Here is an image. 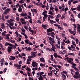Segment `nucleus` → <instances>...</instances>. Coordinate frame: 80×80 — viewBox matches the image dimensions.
<instances>
[{"label":"nucleus","instance_id":"obj_34","mask_svg":"<svg viewBox=\"0 0 80 80\" xmlns=\"http://www.w3.org/2000/svg\"><path fill=\"white\" fill-rule=\"evenodd\" d=\"M51 21L52 23H51V24H52L53 23H56V24H57V22H56V21H53L52 20Z\"/></svg>","mask_w":80,"mask_h":80},{"label":"nucleus","instance_id":"obj_13","mask_svg":"<svg viewBox=\"0 0 80 80\" xmlns=\"http://www.w3.org/2000/svg\"><path fill=\"white\" fill-rule=\"evenodd\" d=\"M32 50V49L31 47H28L26 49V51H31Z\"/></svg>","mask_w":80,"mask_h":80},{"label":"nucleus","instance_id":"obj_41","mask_svg":"<svg viewBox=\"0 0 80 80\" xmlns=\"http://www.w3.org/2000/svg\"><path fill=\"white\" fill-rule=\"evenodd\" d=\"M48 16L49 17L51 18V19L54 18V17L53 16H51L50 15H49Z\"/></svg>","mask_w":80,"mask_h":80},{"label":"nucleus","instance_id":"obj_60","mask_svg":"<svg viewBox=\"0 0 80 80\" xmlns=\"http://www.w3.org/2000/svg\"><path fill=\"white\" fill-rule=\"evenodd\" d=\"M0 46L1 48H2V49H3V45H2V43H0Z\"/></svg>","mask_w":80,"mask_h":80},{"label":"nucleus","instance_id":"obj_59","mask_svg":"<svg viewBox=\"0 0 80 80\" xmlns=\"http://www.w3.org/2000/svg\"><path fill=\"white\" fill-rule=\"evenodd\" d=\"M12 47L13 48V49H15L16 48H17V47L15 46L14 45L12 46Z\"/></svg>","mask_w":80,"mask_h":80},{"label":"nucleus","instance_id":"obj_55","mask_svg":"<svg viewBox=\"0 0 80 80\" xmlns=\"http://www.w3.org/2000/svg\"><path fill=\"white\" fill-rule=\"evenodd\" d=\"M52 40H51V41H52V43H55V41H54V38H52Z\"/></svg>","mask_w":80,"mask_h":80},{"label":"nucleus","instance_id":"obj_25","mask_svg":"<svg viewBox=\"0 0 80 80\" xmlns=\"http://www.w3.org/2000/svg\"><path fill=\"white\" fill-rule=\"evenodd\" d=\"M21 22H22V21H24L25 22V20L24 18H21L20 20Z\"/></svg>","mask_w":80,"mask_h":80},{"label":"nucleus","instance_id":"obj_28","mask_svg":"<svg viewBox=\"0 0 80 80\" xmlns=\"http://www.w3.org/2000/svg\"><path fill=\"white\" fill-rule=\"evenodd\" d=\"M52 66L54 68H56L57 67V65H53L52 64Z\"/></svg>","mask_w":80,"mask_h":80},{"label":"nucleus","instance_id":"obj_24","mask_svg":"<svg viewBox=\"0 0 80 80\" xmlns=\"http://www.w3.org/2000/svg\"><path fill=\"white\" fill-rule=\"evenodd\" d=\"M4 16H3V15L2 14V18H1V19L2 20H3V21L4 22L5 21V19H4Z\"/></svg>","mask_w":80,"mask_h":80},{"label":"nucleus","instance_id":"obj_36","mask_svg":"<svg viewBox=\"0 0 80 80\" xmlns=\"http://www.w3.org/2000/svg\"><path fill=\"white\" fill-rule=\"evenodd\" d=\"M21 67V65H20V64H19L18 65V69H21V68H20Z\"/></svg>","mask_w":80,"mask_h":80},{"label":"nucleus","instance_id":"obj_61","mask_svg":"<svg viewBox=\"0 0 80 80\" xmlns=\"http://www.w3.org/2000/svg\"><path fill=\"white\" fill-rule=\"evenodd\" d=\"M72 25L74 26V28H77V26L76 25V24H72Z\"/></svg>","mask_w":80,"mask_h":80},{"label":"nucleus","instance_id":"obj_14","mask_svg":"<svg viewBox=\"0 0 80 80\" xmlns=\"http://www.w3.org/2000/svg\"><path fill=\"white\" fill-rule=\"evenodd\" d=\"M47 32L48 33H50V32H52L51 31V29L50 28L47 29Z\"/></svg>","mask_w":80,"mask_h":80},{"label":"nucleus","instance_id":"obj_17","mask_svg":"<svg viewBox=\"0 0 80 80\" xmlns=\"http://www.w3.org/2000/svg\"><path fill=\"white\" fill-rule=\"evenodd\" d=\"M78 2V1H74L73 2V4H75L76 3H77Z\"/></svg>","mask_w":80,"mask_h":80},{"label":"nucleus","instance_id":"obj_32","mask_svg":"<svg viewBox=\"0 0 80 80\" xmlns=\"http://www.w3.org/2000/svg\"><path fill=\"white\" fill-rule=\"evenodd\" d=\"M50 18L49 17H48V21H50V22L51 23H52V20H50Z\"/></svg>","mask_w":80,"mask_h":80},{"label":"nucleus","instance_id":"obj_2","mask_svg":"<svg viewBox=\"0 0 80 80\" xmlns=\"http://www.w3.org/2000/svg\"><path fill=\"white\" fill-rule=\"evenodd\" d=\"M32 65L33 67L35 68L36 67V66H37V63L36 62H32Z\"/></svg>","mask_w":80,"mask_h":80},{"label":"nucleus","instance_id":"obj_6","mask_svg":"<svg viewBox=\"0 0 80 80\" xmlns=\"http://www.w3.org/2000/svg\"><path fill=\"white\" fill-rule=\"evenodd\" d=\"M1 28H2V29L4 30L5 29V27L4 23H1Z\"/></svg>","mask_w":80,"mask_h":80},{"label":"nucleus","instance_id":"obj_27","mask_svg":"<svg viewBox=\"0 0 80 80\" xmlns=\"http://www.w3.org/2000/svg\"><path fill=\"white\" fill-rule=\"evenodd\" d=\"M70 20H71V21H72L73 22H75V19L72 18H70Z\"/></svg>","mask_w":80,"mask_h":80},{"label":"nucleus","instance_id":"obj_5","mask_svg":"<svg viewBox=\"0 0 80 80\" xmlns=\"http://www.w3.org/2000/svg\"><path fill=\"white\" fill-rule=\"evenodd\" d=\"M20 15L22 17L25 16H28L27 14L24 13L23 12H22L21 14H20Z\"/></svg>","mask_w":80,"mask_h":80},{"label":"nucleus","instance_id":"obj_52","mask_svg":"<svg viewBox=\"0 0 80 80\" xmlns=\"http://www.w3.org/2000/svg\"><path fill=\"white\" fill-rule=\"evenodd\" d=\"M8 13V12H6L4 11V13L3 15H6Z\"/></svg>","mask_w":80,"mask_h":80},{"label":"nucleus","instance_id":"obj_39","mask_svg":"<svg viewBox=\"0 0 80 80\" xmlns=\"http://www.w3.org/2000/svg\"><path fill=\"white\" fill-rule=\"evenodd\" d=\"M33 5H29L28 6V8H31V7H32Z\"/></svg>","mask_w":80,"mask_h":80},{"label":"nucleus","instance_id":"obj_54","mask_svg":"<svg viewBox=\"0 0 80 80\" xmlns=\"http://www.w3.org/2000/svg\"><path fill=\"white\" fill-rule=\"evenodd\" d=\"M15 34H16V35H17V36H18V35H19L20 34H18V32H17V31H16V32H15Z\"/></svg>","mask_w":80,"mask_h":80},{"label":"nucleus","instance_id":"obj_21","mask_svg":"<svg viewBox=\"0 0 80 80\" xmlns=\"http://www.w3.org/2000/svg\"><path fill=\"white\" fill-rule=\"evenodd\" d=\"M40 66H41V67H45V64H42V63H41Z\"/></svg>","mask_w":80,"mask_h":80},{"label":"nucleus","instance_id":"obj_15","mask_svg":"<svg viewBox=\"0 0 80 80\" xmlns=\"http://www.w3.org/2000/svg\"><path fill=\"white\" fill-rule=\"evenodd\" d=\"M5 37H6V39H8V41H10V39L8 36H6Z\"/></svg>","mask_w":80,"mask_h":80},{"label":"nucleus","instance_id":"obj_37","mask_svg":"<svg viewBox=\"0 0 80 80\" xmlns=\"http://www.w3.org/2000/svg\"><path fill=\"white\" fill-rule=\"evenodd\" d=\"M64 12L67 11V10H68V8H64Z\"/></svg>","mask_w":80,"mask_h":80},{"label":"nucleus","instance_id":"obj_58","mask_svg":"<svg viewBox=\"0 0 80 80\" xmlns=\"http://www.w3.org/2000/svg\"><path fill=\"white\" fill-rule=\"evenodd\" d=\"M44 17L45 18V19H47V17H48V15L46 14L45 15H44Z\"/></svg>","mask_w":80,"mask_h":80},{"label":"nucleus","instance_id":"obj_45","mask_svg":"<svg viewBox=\"0 0 80 80\" xmlns=\"http://www.w3.org/2000/svg\"><path fill=\"white\" fill-rule=\"evenodd\" d=\"M54 25L56 27H59L60 25H58V24H54Z\"/></svg>","mask_w":80,"mask_h":80},{"label":"nucleus","instance_id":"obj_31","mask_svg":"<svg viewBox=\"0 0 80 80\" xmlns=\"http://www.w3.org/2000/svg\"><path fill=\"white\" fill-rule=\"evenodd\" d=\"M9 44L10 43H9L7 42L5 43V46H8Z\"/></svg>","mask_w":80,"mask_h":80},{"label":"nucleus","instance_id":"obj_20","mask_svg":"<svg viewBox=\"0 0 80 80\" xmlns=\"http://www.w3.org/2000/svg\"><path fill=\"white\" fill-rule=\"evenodd\" d=\"M26 70H28V72H31V69L30 68H26Z\"/></svg>","mask_w":80,"mask_h":80},{"label":"nucleus","instance_id":"obj_16","mask_svg":"<svg viewBox=\"0 0 80 80\" xmlns=\"http://www.w3.org/2000/svg\"><path fill=\"white\" fill-rule=\"evenodd\" d=\"M49 14L51 15H53V13L52 12L51 10L49 11Z\"/></svg>","mask_w":80,"mask_h":80},{"label":"nucleus","instance_id":"obj_35","mask_svg":"<svg viewBox=\"0 0 80 80\" xmlns=\"http://www.w3.org/2000/svg\"><path fill=\"white\" fill-rule=\"evenodd\" d=\"M33 12H35V13H37V11L36 9H33Z\"/></svg>","mask_w":80,"mask_h":80},{"label":"nucleus","instance_id":"obj_62","mask_svg":"<svg viewBox=\"0 0 80 80\" xmlns=\"http://www.w3.org/2000/svg\"><path fill=\"white\" fill-rule=\"evenodd\" d=\"M29 22L31 24L32 23V19H30L29 20Z\"/></svg>","mask_w":80,"mask_h":80},{"label":"nucleus","instance_id":"obj_7","mask_svg":"<svg viewBox=\"0 0 80 80\" xmlns=\"http://www.w3.org/2000/svg\"><path fill=\"white\" fill-rule=\"evenodd\" d=\"M68 55L70 56H75V54L74 53H70L69 52L68 53Z\"/></svg>","mask_w":80,"mask_h":80},{"label":"nucleus","instance_id":"obj_10","mask_svg":"<svg viewBox=\"0 0 80 80\" xmlns=\"http://www.w3.org/2000/svg\"><path fill=\"white\" fill-rule=\"evenodd\" d=\"M10 8H7L6 9H5V11L4 12L9 13V11H10Z\"/></svg>","mask_w":80,"mask_h":80},{"label":"nucleus","instance_id":"obj_8","mask_svg":"<svg viewBox=\"0 0 80 80\" xmlns=\"http://www.w3.org/2000/svg\"><path fill=\"white\" fill-rule=\"evenodd\" d=\"M18 12H22V9L20 6L18 8Z\"/></svg>","mask_w":80,"mask_h":80},{"label":"nucleus","instance_id":"obj_50","mask_svg":"<svg viewBox=\"0 0 80 80\" xmlns=\"http://www.w3.org/2000/svg\"><path fill=\"white\" fill-rule=\"evenodd\" d=\"M21 30L22 31V32H23L25 33V30H24L23 28L21 29Z\"/></svg>","mask_w":80,"mask_h":80},{"label":"nucleus","instance_id":"obj_51","mask_svg":"<svg viewBox=\"0 0 80 80\" xmlns=\"http://www.w3.org/2000/svg\"><path fill=\"white\" fill-rule=\"evenodd\" d=\"M24 27L25 29L27 31V30H28V28L27 27V26H24Z\"/></svg>","mask_w":80,"mask_h":80},{"label":"nucleus","instance_id":"obj_49","mask_svg":"<svg viewBox=\"0 0 80 80\" xmlns=\"http://www.w3.org/2000/svg\"><path fill=\"white\" fill-rule=\"evenodd\" d=\"M12 51L11 49H8V52L9 53H10L11 52V51Z\"/></svg>","mask_w":80,"mask_h":80},{"label":"nucleus","instance_id":"obj_11","mask_svg":"<svg viewBox=\"0 0 80 80\" xmlns=\"http://www.w3.org/2000/svg\"><path fill=\"white\" fill-rule=\"evenodd\" d=\"M72 68L75 70H77V71H78V68H77L76 67H74L73 66H72Z\"/></svg>","mask_w":80,"mask_h":80},{"label":"nucleus","instance_id":"obj_23","mask_svg":"<svg viewBox=\"0 0 80 80\" xmlns=\"http://www.w3.org/2000/svg\"><path fill=\"white\" fill-rule=\"evenodd\" d=\"M76 43L77 44H78V42H79V40L78 39V38H76Z\"/></svg>","mask_w":80,"mask_h":80},{"label":"nucleus","instance_id":"obj_30","mask_svg":"<svg viewBox=\"0 0 80 80\" xmlns=\"http://www.w3.org/2000/svg\"><path fill=\"white\" fill-rule=\"evenodd\" d=\"M75 74L76 75H79V72H75Z\"/></svg>","mask_w":80,"mask_h":80},{"label":"nucleus","instance_id":"obj_40","mask_svg":"<svg viewBox=\"0 0 80 80\" xmlns=\"http://www.w3.org/2000/svg\"><path fill=\"white\" fill-rule=\"evenodd\" d=\"M71 1H70V0H69L68 2V4L69 5L71 6Z\"/></svg>","mask_w":80,"mask_h":80},{"label":"nucleus","instance_id":"obj_64","mask_svg":"<svg viewBox=\"0 0 80 80\" xmlns=\"http://www.w3.org/2000/svg\"><path fill=\"white\" fill-rule=\"evenodd\" d=\"M77 78L78 79H79L80 78V74L79 75L77 76Z\"/></svg>","mask_w":80,"mask_h":80},{"label":"nucleus","instance_id":"obj_22","mask_svg":"<svg viewBox=\"0 0 80 80\" xmlns=\"http://www.w3.org/2000/svg\"><path fill=\"white\" fill-rule=\"evenodd\" d=\"M61 17V15L60 14H58V15H57V17H56V18H58L59 17Z\"/></svg>","mask_w":80,"mask_h":80},{"label":"nucleus","instance_id":"obj_4","mask_svg":"<svg viewBox=\"0 0 80 80\" xmlns=\"http://www.w3.org/2000/svg\"><path fill=\"white\" fill-rule=\"evenodd\" d=\"M40 61L45 63L46 62L44 60V59L43 58H40Z\"/></svg>","mask_w":80,"mask_h":80},{"label":"nucleus","instance_id":"obj_47","mask_svg":"<svg viewBox=\"0 0 80 80\" xmlns=\"http://www.w3.org/2000/svg\"><path fill=\"white\" fill-rule=\"evenodd\" d=\"M22 57H24L26 56V54L25 53H22L21 54Z\"/></svg>","mask_w":80,"mask_h":80},{"label":"nucleus","instance_id":"obj_53","mask_svg":"<svg viewBox=\"0 0 80 80\" xmlns=\"http://www.w3.org/2000/svg\"><path fill=\"white\" fill-rule=\"evenodd\" d=\"M38 3H39L40 5H43V4L42 3H41L40 1L38 2Z\"/></svg>","mask_w":80,"mask_h":80},{"label":"nucleus","instance_id":"obj_48","mask_svg":"<svg viewBox=\"0 0 80 80\" xmlns=\"http://www.w3.org/2000/svg\"><path fill=\"white\" fill-rule=\"evenodd\" d=\"M25 42L27 44H28L30 42L29 41H25Z\"/></svg>","mask_w":80,"mask_h":80},{"label":"nucleus","instance_id":"obj_18","mask_svg":"<svg viewBox=\"0 0 80 80\" xmlns=\"http://www.w3.org/2000/svg\"><path fill=\"white\" fill-rule=\"evenodd\" d=\"M14 66L15 67H16L17 69H18V64H15L14 65Z\"/></svg>","mask_w":80,"mask_h":80},{"label":"nucleus","instance_id":"obj_1","mask_svg":"<svg viewBox=\"0 0 80 80\" xmlns=\"http://www.w3.org/2000/svg\"><path fill=\"white\" fill-rule=\"evenodd\" d=\"M76 9L77 10H78L79 11H80V5H78V6L77 7V9L76 8H71V10L72 11H73L74 10H76Z\"/></svg>","mask_w":80,"mask_h":80},{"label":"nucleus","instance_id":"obj_12","mask_svg":"<svg viewBox=\"0 0 80 80\" xmlns=\"http://www.w3.org/2000/svg\"><path fill=\"white\" fill-rule=\"evenodd\" d=\"M54 57L55 58H57V57H58V55L57 53L56 52H55L54 53Z\"/></svg>","mask_w":80,"mask_h":80},{"label":"nucleus","instance_id":"obj_33","mask_svg":"<svg viewBox=\"0 0 80 80\" xmlns=\"http://www.w3.org/2000/svg\"><path fill=\"white\" fill-rule=\"evenodd\" d=\"M34 57L32 56H29L28 57V58H33Z\"/></svg>","mask_w":80,"mask_h":80},{"label":"nucleus","instance_id":"obj_63","mask_svg":"<svg viewBox=\"0 0 80 80\" xmlns=\"http://www.w3.org/2000/svg\"><path fill=\"white\" fill-rule=\"evenodd\" d=\"M77 25H78V27H77V28H78V29H80V25L79 24H77Z\"/></svg>","mask_w":80,"mask_h":80},{"label":"nucleus","instance_id":"obj_43","mask_svg":"<svg viewBox=\"0 0 80 80\" xmlns=\"http://www.w3.org/2000/svg\"><path fill=\"white\" fill-rule=\"evenodd\" d=\"M37 22H38L39 24H41L42 23V22H41L40 20H38L37 21Z\"/></svg>","mask_w":80,"mask_h":80},{"label":"nucleus","instance_id":"obj_26","mask_svg":"<svg viewBox=\"0 0 80 80\" xmlns=\"http://www.w3.org/2000/svg\"><path fill=\"white\" fill-rule=\"evenodd\" d=\"M9 17H10V16L9 15L5 16V18L6 19H8Z\"/></svg>","mask_w":80,"mask_h":80},{"label":"nucleus","instance_id":"obj_56","mask_svg":"<svg viewBox=\"0 0 80 80\" xmlns=\"http://www.w3.org/2000/svg\"><path fill=\"white\" fill-rule=\"evenodd\" d=\"M6 70H7V68H5L4 69L3 72L4 73L6 72Z\"/></svg>","mask_w":80,"mask_h":80},{"label":"nucleus","instance_id":"obj_46","mask_svg":"<svg viewBox=\"0 0 80 80\" xmlns=\"http://www.w3.org/2000/svg\"><path fill=\"white\" fill-rule=\"evenodd\" d=\"M58 29H59V30H63V28L60 27H59L58 28Z\"/></svg>","mask_w":80,"mask_h":80},{"label":"nucleus","instance_id":"obj_44","mask_svg":"<svg viewBox=\"0 0 80 80\" xmlns=\"http://www.w3.org/2000/svg\"><path fill=\"white\" fill-rule=\"evenodd\" d=\"M8 49H10V50H11L12 49V48L11 47H8Z\"/></svg>","mask_w":80,"mask_h":80},{"label":"nucleus","instance_id":"obj_57","mask_svg":"<svg viewBox=\"0 0 80 80\" xmlns=\"http://www.w3.org/2000/svg\"><path fill=\"white\" fill-rule=\"evenodd\" d=\"M32 56H33L34 57H37V56L35 55V54L32 53Z\"/></svg>","mask_w":80,"mask_h":80},{"label":"nucleus","instance_id":"obj_19","mask_svg":"<svg viewBox=\"0 0 80 80\" xmlns=\"http://www.w3.org/2000/svg\"><path fill=\"white\" fill-rule=\"evenodd\" d=\"M16 20L17 21H20V18L18 17H17L16 18Z\"/></svg>","mask_w":80,"mask_h":80},{"label":"nucleus","instance_id":"obj_42","mask_svg":"<svg viewBox=\"0 0 80 80\" xmlns=\"http://www.w3.org/2000/svg\"><path fill=\"white\" fill-rule=\"evenodd\" d=\"M63 25H64L65 27H68V25L67 24V23H63Z\"/></svg>","mask_w":80,"mask_h":80},{"label":"nucleus","instance_id":"obj_9","mask_svg":"<svg viewBox=\"0 0 80 80\" xmlns=\"http://www.w3.org/2000/svg\"><path fill=\"white\" fill-rule=\"evenodd\" d=\"M51 7L50 8V10H53L54 9V8L52 7V4H50Z\"/></svg>","mask_w":80,"mask_h":80},{"label":"nucleus","instance_id":"obj_38","mask_svg":"<svg viewBox=\"0 0 80 80\" xmlns=\"http://www.w3.org/2000/svg\"><path fill=\"white\" fill-rule=\"evenodd\" d=\"M4 62V59L2 58L0 60V62Z\"/></svg>","mask_w":80,"mask_h":80},{"label":"nucleus","instance_id":"obj_3","mask_svg":"<svg viewBox=\"0 0 80 80\" xmlns=\"http://www.w3.org/2000/svg\"><path fill=\"white\" fill-rule=\"evenodd\" d=\"M10 58H9V59L11 61H12L13 60H14L16 58L12 56H10Z\"/></svg>","mask_w":80,"mask_h":80},{"label":"nucleus","instance_id":"obj_29","mask_svg":"<svg viewBox=\"0 0 80 80\" xmlns=\"http://www.w3.org/2000/svg\"><path fill=\"white\" fill-rule=\"evenodd\" d=\"M38 79H39V80H43V77H38Z\"/></svg>","mask_w":80,"mask_h":80}]
</instances>
